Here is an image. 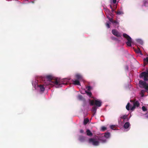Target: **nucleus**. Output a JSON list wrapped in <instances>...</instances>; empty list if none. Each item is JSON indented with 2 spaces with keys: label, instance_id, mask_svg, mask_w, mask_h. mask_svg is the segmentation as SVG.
<instances>
[{
  "label": "nucleus",
  "instance_id": "nucleus-25",
  "mask_svg": "<svg viewBox=\"0 0 148 148\" xmlns=\"http://www.w3.org/2000/svg\"><path fill=\"white\" fill-rule=\"evenodd\" d=\"M130 106V103H127V105L126 108L127 110H130L129 107Z\"/></svg>",
  "mask_w": 148,
  "mask_h": 148
},
{
  "label": "nucleus",
  "instance_id": "nucleus-30",
  "mask_svg": "<svg viewBox=\"0 0 148 148\" xmlns=\"http://www.w3.org/2000/svg\"><path fill=\"white\" fill-rule=\"evenodd\" d=\"M116 13L117 14L120 15L123 14V12L121 11H118L116 12Z\"/></svg>",
  "mask_w": 148,
  "mask_h": 148
},
{
  "label": "nucleus",
  "instance_id": "nucleus-24",
  "mask_svg": "<svg viewBox=\"0 0 148 148\" xmlns=\"http://www.w3.org/2000/svg\"><path fill=\"white\" fill-rule=\"evenodd\" d=\"M85 92L90 97H91V96L92 94L91 92H88L86 91H85Z\"/></svg>",
  "mask_w": 148,
  "mask_h": 148
},
{
  "label": "nucleus",
  "instance_id": "nucleus-33",
  "mask_svg": "<svg viewBox=\"0 0 148 148\" xmlns=\"http://www.w3.org/2000/svg\"><path fill=\"white\" fill-rule=\"evenodd\" d=\"M106 26L108 28H110V25L109 22H107L106 23Z\"/></svg>",
  "mask_w": 148,
  "mask_h": 148
},
{
  "label": "nucleus",
  "instance_id": "nucleus-3",
  "mask_svg": "<svg viewBox=\"0 0 148 148\" xmlns=\"http://www.w3.org/2000/svg\"><path fill=\"white\" fill-rule=\"evenodd\" d=\"M123 37L127 39V41L126 42L127 45L129 47L132 45V39L131 38L126 34L124 33L123 34Z\"/></svg>",
  "mask_w": 148,
  "mask_h": 148
},
{
  "label": "nucleus",
  "instance_id": "nucleus-23",
  "mask_svg": "<svg viewBox=\"0 0 148 148\" xmlns=\"http://www.w3.org/2000/svg\"><path fill=\"white\" fill-rule=\"evenodd\" d=\"M104 137L106 138H108L110 136V133L109 132L105 133L104 134Z\"/></svg>",
  "mask_w": 148,
  "mask_h": 148
},
{
  "label": "nucleus",
  "instance_id": "nucleus-10",
  "mask_svg": "<svg viewBox=\"0 0 148 148\" xmlns=\"http://www.w3.org/2000/svg\"><path fill=\"white\" fill-rule=\"evenodd\" d=\"M130 125V123L127 122L125 123L123 126L124 127L125 129H127L129 127Z\"/></svg>",
  "mask_w": 148,
  "mask_h": 148
},
{
  "label": "nucleus",
  "instance_id": "nucleus-19",
  "mask_svg": "<svg viewBox=\"0 0 148 148\" xmlns=\"http://www.w3.org/2000/svg\"><path fill=\"white\" fill-rule=\"evenodd\" d=\"M113 24H115V26L118 27L119 26V22H117L116 21L114 20L113 21H112V23Z\"/></svg>",
  "mask_w": 148,
  "mask_h": 148
},
{
  "label": "nucleus",
  "instance_id": "nucleus-29",
  "mask_svg": "<svg viewBox=\"0 0 148 148\" xmlns=\"http://www.w3.org/2000/svg\"><path fill=\"white\" fill-rule=\"evenodd\" d=\"M107 129L106 127H105L104 126H102L101 127V130L102 131H104L105 130H106Z\"/></svg>",
  "mask_w": 148,
  "mask_h": 148
},
{
  "label": "nucleus",
  "instance_id": "nucleus-16",
  "mask_svg": "<svg viewBox=\"0 0 148 148\" xmlns=\"http://www.w3.org/2000/svg\"><path fill=\"white\" fill-rule=\"evenodd\" d=\"M97 109V107L95 106H94L92 107L91 111L92 112L94 113V114L96 113Z\"/></svg>",
  "mask_w": 148,
  "mask_h": 148
},
{
  "label": "nucleus",
  "instance_id": "nucleus-40",
  "mask_svg": "<svg viewBox=\"0 0 148 148\" xmlns=\"http://www.w3.org/2000/svg\"><path fill=\"white\" fill-rule=\"evenodd\" d=\"M125 120H123V123H124V122H125Z\"/></svg>",
  "mask_w": 148,
  "mask_h": 148
},
{
  "label": "nucleus",
  "instance_id": "nucleus-9",
  "mask_svg": "<svg viewBox=\"0 0 148 148\" xmlns=\"http://www.w3.org/2000/svg\"><path fill=\"white\" fill-rule=\"evenodd\" d=\"M120 120L119 122H121V119H123L124 120H126V121H128L129 119L128 118V115H124L123 116H121L120 117Z\"/></svg>",
  "mask_w": 148,
  "mask_h": 148
},
{
  "label": "nucleus",
  "instance_id": "nucleus-27",
  "mask_svg": "<svg viewBox=\"0 0 148 148\" xmlns=\"http://www.w3.org/2000/svg\"><path fill=\"white\" fill-rule=\"evenodd\" d=\"M116 127V126L115 125H112L110 126V128L111 129L113 130H115V129L114 128Z\"/></svg>",
  "mask_w": 148,
  "mask_h": 148
},
{
  "label": "nucleus",
  "instance_id": "nucleus-38",
  "mask_svg": "<svg viewBox=\"0 0 148 148\" xmlns=\"http://www.w3.org/2000/svg\"><path fill=\"white\" fill-rule=\"evenodd\" d=\"M147 3V1H145L144 3V5L145 6V4L146 3Z\"/></svg>",
  "mask_w": 148,
  "mask_h": 148
},
{
  "label": "nucleus",
  "instance_id": "nucleus-21",
  "mask_svg": "<svg viewBox=\"0 0 148 148\" xmlns=\"http://www.w3.org/2000/svg\"><path fill=\"white\" fill-rule=\"evenodd\" d=\"M39 87L41 91L43 92L45 90V88L43 85H40Z\"/></svg>",
  "mask_w": 148,
  "mask_h": 148
},
{
  "label": "nucleus",
  "instance_id": "nucleus-35",
  "mask_svg": "<svg viewBox=\"0 0 148 148\" xmlns=\"http://www.w3.org/2000/svg\"><path fill=\"white\" fill-rule=\"evenodd\" d=\"M80 132L81 133H84V131L83 130L81 129L80 130Z\"/></svg>",
  "mask_w": 148,
  "mask_h": 148
},
{
  "label": "nucleus",
  "instance_id": "nucleus-20",
  "mask_svg": "<svg viewBox=\"0 0 148 148\" xmlns=\"http://www.w3.org/2000/svg\"><path fill=\"white\" fill-rule=\"evenodd\" d=\"M89 121V120L88 119H85L84 120V125H86Z\"/></svg>",
  "mask_w": 148,
  "mask_h": 148
},
{
  "label": "nucleus",
  "instance_id": "nucleus-37",
  "mask_svg": "<svg viewBox=\"0 0 148 148\" xmlns=\"http://www.w3.org/2000/svg\"><path fill=\"white\" fill-rule=\"evenodd\" d=\"M116 0H113L112 2H113V3H115L116 2Z\"/></svg>",
  "mask_w": 148,
  "mask_h": 148
},
{
  "label": "nucleus",
  "instance_id": "nucleus-36",
  "mask_svg": "<svg viewBox=\"0 0 148 148\" xmlns=\"http://www.w3.org/2000/svg\"><path fill=\"white\" fill-rule=\"evenodd\" d=\"M109 20L112 23V21H114L113 20V19H112V18H110L109 19Z\"/></svg>",
  "mask_w": 148,
  "mask_h": 148
},
{
  "label": "nucleus",
  "instance_id": "nucleus-39",
  "mask_svg": "<svg viewBox=\"0 0 148 148\" xmlns=\"http://www.w3.org/2000/svg\"><path fill=\"white\" fill-rule=\"evenodd\" d=\"M110 8L112 9V10H113V9H112V6L111 5H110Z\"/></svg>",
  "mask_w": 148,
  "mask_h": 148
},
{
  "label": "nucleus",
  "instance_id": "nucleus-22",
  "mask_svg": "<svg viewBox=\"0 0 148 148\" xmlns=\"http://www.w3.org/2000/svg\"><path fill=\"white\" fill-rule=\"evenodd\" d=\"M145 92V90H141L140 94L141 95V96L142 97H143L144 96V93Z\"/></svg>",
  "mask_w": 148,
  "mask_h": 148
},
{
  "label": "nucleus",
  "instance_id": "nucleus-34",
  "mask_svg": "<svg viewBox=\"0 0 148 148\" xmlns=\"http://www.w3.org/2000/svg\"><path fill=\"white\" fill-rule=\"evenodd\" d=\"M91 87L90 86H88L86 87V88L88 90V91H90L91 89Z\"/></svg>",
  "mask_w": 148,
  "mask_h": 148
},
{
  "label": "nucleus",
  "instance_id": "nucleus-1",
  "mask_svg": "<svg viewBox=\"0 0 148 148\" xmlns=\"http://www.w3.org/2000/svg\"><path fill=\"white\" fill-rule=\"evenodd\" d=\"M48 80L49 83L46 84V85H49L51 84V83H53L56 87H58L61 84H64L62 82V81L59 79L58 78H53V77L51 75H47L46 76Z\"/></svg>",
  "mask_w": 148,
  "mask_h": 148
},
{
  "label": "nucleus",
  "instance_id": "nucleus-8",
  "mask_svg": "<svg viewBox=\"0 0 148 148\" xmlns=\"http://www.w3.org/2000/svg\"><path fill=\"white\" fill-rule=\"evenodd\" d=\"M112 34L115 36L118 37H121V34L118 32L117 30L113 29L112 31Z\"/></svg>",
  "mask_w": 148,
  "mask_h": 148
},
{
  "label": "nucleus",
  "instance_id": "nucleus-14",
  "mask_svg": "<svg viewBox=\"0 0 148 148\" xmlns=\"http://www.w3.org/2000/svg\"><path fill=\"white\" fill-rule=\"evenodd\" d=\"M85 137L82 136H80L79 138V140L81 142H83L85 140Z\"/></svg>",
  "mask_w": 148,
  "mask_h": 148
},
{
  "label": "nucleus",
  "instance_id": "nucleus-4",
  "mask_svg": "<svg viewBox=\"0 0 148 148\" xmlns=\"http://www.w3.org/2000/svg\"><path fill=\"white\" fill-rule=\"evenodd\" d=\"M139 84L140 87L144 88L146 90H148V83L147 84L145 82L140 80L139 81Z\"/></svg>",
  "mask_w": 148,
  "mask_h": 148
},
{
  "label": "nucleus",
  "instance_id": "nucleus-15",
  "mask_svg": "<svg viewBox=\"0 0 148 148\" xmlns=\"http://www.w3.org/2000/svg\"><path fill=\"white\" fill-rule=\"evenodd\" d=\"M144 65L145 66L147 64H148V57H147L143 59Z\"/></svg>",
  "mask_w": 148,
  "mask_h": 148
},
{
  "label": "nucleus",
  "instance_id": "nucleus-18",
  "mask_svg": "<svg viewBox=\"0 0 148 148\" xmlns=\"http://www.w3.org/2000/svg\"><path fill=\"white\" fill-rule=\"evenodd\" d=\"M76 77L78 80H82V76L79 74H77L76 75Z\"/></svg>",
  "mask_w": 148,
  "mask_h": 148
},
{
  "label": "nucleus",
  "instance_id": "nucleus-26",
  "mask_svg": "<svg viewBox=\"0 0 148 148\" xmlns=\"http://www.w3.org/2000/svg\"><path fill=\"white\" fill-rule=\"evenodd\" d=\"M137 42H138L141 45H142L143 44V41L141 40L140 39H137L136 40Z\"/></svg>",
  "mask_w": 148,
  "mask_h": 148
},
{
  "label": "nucleus",
  "instance_id": "nucleus-31",
  "mask_svg": "<svg viewBox=\"0 0 148 148\" xmlns=\"http://www.w3.org/2000/svg\"><path fill=\"white\" fill-rule=\"evenodd\" d=\"M78 98L79 100H82L83 99V97L81 95H79L78 96Z\"/></svg>",
  "mask_w": 148,
  "mask_h": 148
},
{
  "label": "nucleus",
  "instance_id": "nucleus-7",
  "mask_svg": "<svg viewBox=\"0 0 148 148\" xmlns=\"http://www.w3.org/2000/svg\"><path fill=\"white\" fill-rule=\"evenodd\" d=\"M88 142L89 143H92L94 146L98 145L99 143V141L96 140L95 139L92 138L89 139Z\"/></svg>",
  "mask_w": 148,
  "mask_h": 148
},
{
  "label": "nucleus",
  "instance_id": "nucleus-17",
  "mask_svg": "<svg viewBox=\"0 0 148 148\" xmlns=\"http://www.w3.org/2000/svg\"><path fill=\"white\" fill-rule=\"evenodd\" d=\"M135 51L136 52V53H140L141 55H143L141 50L139 48H138L137 49H135Z\"/></svg>",
  "mask_w": 148,
  "mask_h": 148
},
{
  "label": "nucleus",
  "instance_id": "nucleus-11",
  "mask_svg": "<svg viewBox=\"0 0 148 148\" xmlns=\"http://www.w3.org/2000/svg\"><path fill=\"white\" fill-rule=\"evenodd\" d=\"M87 135L88 136H91L92 135V133L89 130L87 129L86 131Z\"/></svg>",
  "mask_w": 148,
  "mask_h": 148
},
{
  "label": "nucleus",
  "instance_id": "nucleus-13",
  "mask_svg": "<svg viewBox=\"0 0 148 148\" xmlns=\"http://www.w3.org/2000/svg\"><path fill=\"white\" fill-rule=\"evenodd\" d=\"M98 140L101 142L102 143H104L106 142V140L104 139L103 137H100L98 139Z\"/></svg>",
  "mask_w": 148,
  "mask_h": 148
},
{
  "label": "nucleus",
  "instance_id": "nucleus-12",
  "mask_svg": "<svg viewBox=\"0 0 148 148\" xmlns=\"http://www.w3.org/2000/svg\"><path fill=\"white\" fill-rule=\"evenodd\" d=\"M73 84L77 85H80V84L79 81L78 80H76L75 81H73Z\"/></svg>",
  "mask_w": 148,
  "mask_h": 148
},
{
  "label": "nucleus",
  "instance_id": "nucleus-6",
  "mask_svg": "<svg viewBox=\"0 0 148 148\" xmlns=\"http://www.w3.org/2000/svg\"><path fill=\"white\" fill-rule=\"evenodd\" d=\"M130 101L131 102H133V106L131 108V110H133L136 107H138L140 106L139 103L137 101H135L134 100H131Z\"/></svg>",
  "mask_w": 148,
  "mask_h": 148
},
{
  "label": "nucleus",
  "instance_id": "nucleus-5",
  "mask_svg": "<svg viewBox=\"0 0 148 148\" xmlns=\"http://www.w3.org/2000/svg\"><path fill=\"white\" fill-rule=\"evenodd\" d=\"M140 77L143 78L145 81H147L148 80V70L141 73Z\"/></svg>",
  "mask_w": 148,
  "mask_h": 148
},
{
  "label": "nucleus",
  "instance_id": "nucleus-2",
  "mask_svg": "<svg viewBox=\"0 0 148 148\" xmlns=\"http://www.w3.org/2000/svg\"><path fill=\"white\" fill-rule=\"evenodd\" d=\"M89 103L90 106L95 105L97 107H100L101 106L102 102L98 99H90Z\"/></svg>",
  "mask_w": 148,
  "mask_h": 148
},
{
  "label": "nucleus",
  "instance_id": "nucleus-28",
  "mask_svg": "<svg viewBox=\"0 0 148 148\" xmlns=\"http://www.w3.org/2000/svg\"><path fill=\"white\" fill-rule=\"evenodd\" d=\"M111 38L113 40H114L116 41H117L118 40V38L114 36L111 37Z\"/></svg>",
  "mask_w": 148,
  "mask_h": 148
},
{
  "label": "nucleus",
  "instance_id": "nucleus-32",
  "mask_svg": "<svg viewBox=\"0 0 148 148\" xmlns=\"http://www.w3.org/2000/svg\"><path fill=\"white\" fill-rule=\"evenodd\" d=\"M142 109L144 111H145L147 110V109L145 106H143L142 107Z\"/></svg>",
  "mask_w": 148,
  "mask_h": 148
}]
</instances>
